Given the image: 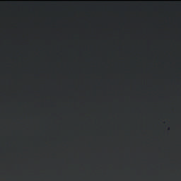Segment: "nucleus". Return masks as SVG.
Listing matches in <instances>:
<instances>
[{
  "mask_svg": "<svg viewBox=\"0 0 181 181\" xmlns=\"http://www.w3.org/2000/svg\"><path fill=\"white\" fill-rule=\"evenodd\" d=\"M74 4H75V15L77 12V1H74Z\"/></svg>",
  "mask_w": 181,
  "mask_h": 181,
  "instance_id": "1",
  "label": "nucleus"
},
{
  "mask_svg": "<svg viewBox=\"0 0 181 181\" xmlns=\"http://www.w3.org/2000/svg\"><path fill=\"white\" fill-rule=\"evenodd\" d=\"M35 5H36V4H37V1H35Z\"/></svg>",
  "mask_w": 181,
  "mask_h": 181,
  "instance_id": "2",
  "label": "nucleus"
}]
</instances>
